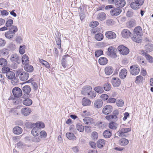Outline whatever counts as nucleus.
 Instances as JSON below:
<instances>
[{
  "label": "nucleus",
  "instance_id": "2eb2a0df",
  "mask_svg": "<svg viewBox=\"0 0 153 153\" xmlns=\"http://www.w3.org/2000/svg\"><path fill=\"white\" fill-rule=\"evenodd\" d=\"M133 34L137 35L138 36H142L143 34L141 27L138 26L135 27L134 30Z\"/></svg>",
  "mask_w": 153,
  "mask_h": 153
},
{
  "label": "nucleus",
  "instance_id": "bb28decb",
  "mask_svg": "<svg viewBox=\"0 0 153 153\" xmlns=\"http://www.w3.org/2000/svg\"><path fill=\"white\" fill-rule=\"evenodd\" d=\"M112 133L110 129H107L105 130L103 133V136L106 138H110L112 135Z\"/></svg>",
  "mask_w": 153,
  "mask_h": 153
},
{
  "label": "nucleus",
  "instance_id": "09e8293b",
  "mask_svg": "<svg viewBox=\"0 0 153 153\" xmlns=\"http://www.w3.org/2000/svg\"><path fill=\"white\" fill-rule=\"evenodd\" d=\"M103 54V52L102 50H99L96 51L95 52V56L96 57H98L101 55Z\"/></svg>",
  "mask_w": 153,
  "mask_h": 153
},
{
  "label": "nucleus",
  "instance_id": "393cba45",
  "mask_svg": "<svg viewBox=\"0 0 153 153\" xmlns=\"http://www.w3.org/2000/svg\"><path fill=\"white\" fill-rule=\"evenodd\" d=\"M113 71L114 69L111 66H107L105 69V73L108 75L111 74L113 73Z\"/></svg>",
  "mask_w": 153,
  "mask_h": 153
},
{
  "label": "nucleus",
  "instance_id": "f704fd0d",
  "mask_svg": "<svg viewBox=\"0 0 153 153\" xmlns=\"http://www.w3.org/2000/svg\"><path fill=\"white\" fill-rule=\"evenodd\" d=\"M32 100L29 98H25L23 100L22 102L23 105L27 106L30 105L32 104Z\"/></svg>",
  "mask_w": 153,
  "mask_h": 153
},
{
  "label": "nucleus",
  "instance_id": "de8ad7c7",
  "mask_svg": "<svg viewBox=\"0 0 153 153\" xmlns=\"http://www.w3.org/2000/svg\"><path fill=\"white\" fill-rule=\"evenodd\" d=\"M7 64V60L4 58L0 59V65L2 66H6Z\"/></svg>",
  "mask_w": 153,
  "mask_h": 153
},
{
  "label": "nucleus",
  "instance_id": "2f4dec72",
  "mask_svg": "<svg viewBox=\"0 0 153 153\" xmlns=\"http://www.w3.org/2000/svg\"><path fill=\"white\" fill-rule=\"evenodd\" d=\"M128 143V140L126 138H122L119 140L120 145L122 146H125L127 145Z\"/></svg>",
  "mask_w": 153,
  "mask_h": 153
},
{
  "label": "nucleus",
  "instance_id": "9d476101",
  "mask_svg": "<svg viewBox=\"0 0 153 153\" xmlns=\"http://www.w3.org/2000/svg\"><path fill=\"white\" fill-rule=\"evenodd\" d=\"M105 35L106 37L109 39H114L116 38V35L115 33L112 31L106 32Z\"/></svg>",
  "mask_w": 153,
  "mask_h": 153
},
{
  "label": "nucleus",
  "instance_id": "b1692460",
  "mask_svg": "<svg viewBox=\"0 0 153 153\" xmlns=\"http://www.w3.org/2000/svg\"><path fill=\"white\" fill-rule=\"evenodd\" d=\"M27 139H28L30 140H31L33 142H38L41 140V137H36V136L33 137H26Z\"/></svg>",
  "mask_w": 153,
  "mask_h": 153
},
{
  "label": "nucleus",
  "instance_id": "8fccbe9b",
  "mask_svg": "<svg viewBox=\"0 0 153 153\" xmlns=\"http://www.w3.org/2000/svg\"><path fill=\"white\" fill-rule=\"evenodd\" d=\"M14 34H12L10 31H8L5 33V37L9 39H11L13 36Z\"/></svg>",
  "mask_w": 153,
  "mask_h": 153
},
{
  "label": "nucleus",
  "instance_id": "69168bd1",
  "mask_svg": "<svg viewBox=\"0 0 153 153\" xmlns=\"http://www.w3.org/2000/svg\"><path fill=\"white\" fill-rule=\"evenodd\" d=\"M146 58L150 63H152L153 62V57L149 54L146 55Z\"/></svg>",
  "mask_w": 153,
  "mask_h": 153
},
{
  "label": "nucleus",
  "instance_id": "7ed1b4c3",
  "mask_svg": "<svg viewBox=\"0 0 153 153\" xmlns=\"http://www.w3.org/2000/svg\"><path fill=\"white\" fill-rule=\"evenodd\" d=\"M12 92L14 98H19L22 96V94L21 89L18 87L13 88Z\"/></svg>",
  "mask_w": 153,
  "mask_h": 153
},
{
  "label": "nucleus",
  "instance_id": "423d86ee",
  "mask_svg": "<svg viewBox=\"0 0 153 153\" xmlns=\"http://www.w3.org/2000/svg\"><path fill=\"white\" fill-rule=\"evenodd\" d=\"M120 7H114L111 10L110 12L111 16H115L119 15L122 12Z\"/></svg>",
  "mask_w": 153,
  "mask_h": 153
},
{
  "label": "nucleus",
  "instance_id": "f03ea898",
  "mask_svg": "<svg viewBox=\"0 0 153 153\" xmlns=\"http://www.w3.org/2000/svg\"><path fill=\"white\" fill-rule=\"evenodd\" d=\"M140 71V68L137 65H132L130 67L129 72L130 74L132 75H137Z\"/></svg>",
  "mask_w": 153,
  "mask_h": 153
},
{
  "label": "nucleus",
  "instance_id": "79ce46f5",
  "mask_svg": "<svg viewBox=\"0 0 153 153\" xmlns=\"http://www.w3.org/2000/svg\"><path fill=\"white\" fill-rule=\"evenodd\" d=\"M77 130L80 132H82L84 129V127L80 123H78L76 125Z\"/></svg>",
  "mask_w": 153,
  "mask_h": 153
},
{
  "label": "nucleus",
  "instance_id": "9b49d317",
  "mask_svg": "<svg viewBox=\"0 0 153 153\" xmlns=\"http://www.w3.org/2000/svg\"><path fill=\"white\" fill-rule=\"evenodd\" d=\"M111 83L114 87H117L120 86L121 83L120 79L117 77H114L112 79Z\"/></svg>",
  "mask_w": 153,
  "mask_h": 153
},
{
  "label": "nucleus",
  "instance_id": "37998d69",
  "mask_svg": "<svg viewBox=\"0 0 153 153\" xmlns=\"http://www.w3.org/2000/svg\"><path fill=\"white\" fill-rule=\"evenodd\" d=\"M94 90L96 92L99 94L102 93L104 91L102 88L100 86L95 87Z\"/></svg>",
  "mask_w": 153,
  "mask_h": 153
},
{
  "label": "nucleus",
  "instance_id": "58836bf2",
  "mask_svg": "<svg viewBox=\"0 0 153 153\" xmlns=\"http://www.w3.org/2000/svg\"><path fill=\"white\" fill-rule=\"evenodd\" d=\"M106 15L104 12H102L98 14L97 16V18L99 20L101 21L104 20L106 18Z\"/></svg>",
  "mask_w": 153,
  "mask_h": 153
},
{
  "label": "nucleus",
  "instance_id": "ea45409f",
  "mask_svg": "<svg viewBox=\"0 0 153 153\" xmlns=\"http://www.w3.org/2000/svg\"><path fill=\"white\" fill-rule=\"evenodd\" d=\"M38 130L39 129L37 128V127L35 126L33 128L31 131L32 134L34 136H37L38 135L39 133V131H38Z\"/></svg>",
  "mask_w": 153,
  "mask_h": 153
},
{
  "label": "nucleus",
  "instance_id": "cd10ccee",
  "mask_svg": "<svg viewBox=\"0 0 153 153\" xmlns=\"http://www.w3.org/2000/svg\"><path fill=\"white\" fill-rule=\"evenodd\" d=\"M56 36L55 40L57 45H60L61 44V35L60 33L58 31H57L55 33Z\"/></svg>",
  "mask_w": 153,
  "mask_h": 153
},
{
  "label": "nucleus",
  "instance_id": "ddd939ff",
  "mask_svg": "<svg viewBox=\"0 0 153 153\" xmlns=\"http://www.w3.org/2000/svg\"><path fill=\"white\" fill-rule=\"evenodd\" d=\"M29 77V73L23 71L21 74L20 76H19V78L21 81H25L28 79Z\"/></svg>",
  "mask_w": 153,
  "mask_h": 153
},
{
  "label": "nucleus",
  "instance_id": "412c9836",
  "mask_svg": "<svg viewBox=\"0 0 153 153\" xmlns=\"http://www.w3.org/2000/svg\"><path fill=\"white\" fill-rule=\"evenodd\" d=\"M103 105L102 101L100 99L95 100L94 103V105L95 108H99L102 107Z\"/></svg>",
  "mask_w": 153,
  "mask_h": 153
},
{
  "label": "nucleus",
  "instance_id": "c03bdc74",
  "mask_svg": "<svg viewBox=\"0 0 153 153\" xmlns=\"http://www.w3.org/2000/svg\"><path fill=\"white\" fill-rule=\"evenodd\" d=\"M35 126L39 129V128H43L45 127L44 123L42 122H38L35 124Z\"/></svg>",
  "mask_w": 153,
  "mask_h": 153
},
{
  "label": "nucleus",
  "instance_id": "5701e85b",
  "mask_svg": "<svg viewBox=\"0 0 153 153\" xmlns=\"http://www.w3.org/2000/svg\"><path fill=\"white\" fill-rule=\"evenodd\" d=\"M25 70L29 72H32L33 70V67L30 65L26 64L24 66Z\"/></svg>",
  "mask_w": 153,
  "mask_h": 153
},
{
  "label": "nucleus",
  "instance_id": "4d7b16f0",
  "mask_svg": "<svg viewBox=\"0 0 153 153\" xmlns=\"http://www.w3.org/2000/svg\"><path fill=\"white\" fill-rule=\"evenodd\" d=\"M13 23V21L11 19H8L6 22L5 25L7 27H10Z\"/></svg>",
  "mask_w": 153,
  "mask_h": 153
},
{
  "label": "nucleus",
  "instance_id": "4be33fe9",
  "mask_svg": "<svg viewBox=\"0 0 153 153\" xmlns=\"http://www.w3.org/2000/svg\"><path fill=\"white\" fill-rule=\"evenodd\" d=\"M70 57V55L68 54L63 55L62 56L61 60V64L62 67L64 68H66V59L68 57Z\"/></svg>",
  "mask_w": 153,
  "mask_h": 153
},
{
  "label": "nucleus",
  "instance_id": "13d9d810",
  "mask_svg": "<svg viewBox=\"0 0 153 153\" xmlns=\"http://www.w3.org/2000/svg\"><path fill=\"white\" fill-rule=\"evenodd\" d=\"M99 24V23L97 21H94L91 22L90 25L92 27H96Z\"/></svg>",
  "mask_w": 153,
  "mask_h": 153
},
{
  "label": "nucleus",
  "instance_id": "4468645a",
  "mask_svg": "<svg viewBox=\"0 0 153 153\" xmlns=\"http://www.w3.org/2000/svg\"><path fill=\"white\" fill-rule=\"evenodd\" d=\"M31 112V110L28 107L23 108L21 110L22 114L25 116L29 115L30 114Z\"/></svg>",
  "mask_w": 153,
  "mask_h": 153
},
{
  "label": "nucleus",
  "instance_id": "f8f14e48",
  "mask_svg": "<svg viewBox=\"0 0 153 153\" xmlns=\"http://www.w3.org/2000/svg\"><path fill=\"white\" fill-rule=\"evenodd\" d=\"M121 34L123 38H127L130 36L131 33L128 29H124L122 31Z\"/></svg>",
  "mask_w": 153,
  "mask_h": 153
},
{
  "label": "nucleus",
  "instance_id": "c85d7f7f",
  "mask_svg": "<svg viewBox=\"0 0 153 153\" xmlns=\"http://www.w3.org/2000/svg\"><path fill=\"white\" fill-rule=\"evenodd\" d=\"M145 50L147 53H149L153 51V44L148 43L145 46Z\"/></svg>",
  "mask_w": 153,
  "mask_h": 153
},
{
  "label": "nucleus",
  "instance_id": "6ab92c4d",
  "mask_svg": "<svg viewBox=\"0 0 153 153\" xmlns=\"http://www.w3.org/2000/svg\"><path fill=\"white\" fill-rule=\"evenodd\" d=\"M126 4V1L125 0H118L115 6L118 7H120L122 9L125 6Z\"/></svg>",
  "mask_w": 153,
  "mask_h": 153
},
{
  "label": "nucleus",
  "instance_id": "aec40b11",
  "mask_svg": "<svg viewBox=\"0 0 153 153\" xmlns=\"http://www.w3.org/2000/svg\"><path fill=\"white\" fill-rule=\"evenodd\" d=\"M19 57L17 54H14L11 55L10 58V60L13 62H16L18 64L19 63Z\"/></svg>",
  "mask_w": 153,
  "mask_h": 153
},
{
  "label": "nucleus",
  "instance_id": "603ef678",
  "mask_svg": "<svg viewBox=\"0 0 153 153\" xmlns=\"http://www.w3.org/2000/svg\"><path fill=\"white\" fill-rule=\"evenodd\" d=\"M91 137L93 140L94 141L96 140L98 137L97 133L95 131H93L91 133Z\"/></svg>",
  "mask_w": 153,
  "mask_h": 153
},
{
  "label": "nucleus",
  "instance_id": "72a5a7b5",
  "mask_svg": "<svg viewBox=\"0 0 153 153\" xmlns=\"http://www.w3.org/2000/svg\"><path fill=\"white\" fill-rule=\"evenodd\" d=\"M66 136L70 140H74L76 139V137L74 134L71 132H67L66 133Z\"/></svg>",
  "mask_w": 153,
  "mask_h": 153
},
{
  "label": "nucleus",
  "instance_id": "dca6fc26",
  "mask_svg": "<svg viewBox=\"0 0 153 153\" xmlns=\"http://www.w3.org/2000/svg\"><path fill=\"white\" fill-rule=\"evenodd\" d=\"M127 72V70L125 68L121 70L119 74L120 78L122 79H124L126 77Z\"/></svg>",
  "mask_w": 153,
  "mask_h": 153
},
{
  "label": "nucleus",
  "instance_id": "e433bc0d",
  "mask_svg": "<svg viewBox=\"0 0 153 153\" xmlns=\"http://www.w3.org/2000/svg\"><path fill=\"white\" fill-rule=\"evenodd\" d=\"M22 62L23 65L29 63V60L28 56L26 54L23 55L22 57Z\"/></svg>",
  "mask_w": 153,
  "mask_h": 153
},
{
  "label": "nucleus",
  "instance_id": "3c124183",
  "mask_svg": "<svg viewBox=\"0 0 153 153\" xmlns=\"http://www.w3.org/2000/svg\"><path fill=\"white\" fill-rule=\"evenodd\" d=\"M111 88V85L109 83L105 84L103 87L104 89L106 91H109Z\"/></svg>",
  "mask_w": 153,
  "mask_h": 153
},
{
  "label": "nucleus",
  "instance_id": "6e6552de",
  "mask_svg": "<svg viewBox=\"0 0 153 153\" xmlns=\"http://www.w3.org/2000/svg\"><path fill=\"white\" fill-rule=\"evenodd\" d=\"M113 110L112 106L109 105L105 106L102 110L103 113L105 115H108L110 114Z\"/></svg>",
  "mask_w": 153,
  "mask_h": 153
},
{
  "label": "nucleus",
  "instance_id": "f257e3e1",
  "mask_svg": "<svg viewBox=\"0 0 153 153\" xmlns=\"http://www.w3.org/2000/svg\"><path fill=\"white\" fill-rule=\"evenodd\" d=\"M144 0H134V2L130 4V7L134 10L139 9L143 5Z\"/></svg>",
  "mask_w": 153,
  "mask_h": 153
},
{
  "label": "nucleus",
  "instance_id": "338daca9",
  "mask_svg": "<svg viewBox=\"0 0 153 153\" xmlns=\"http://www.w3.org/2000/svg\"><path fill=\"white\" fill-rule=\"evenodd\" d=\"M40 137L42 138H45L47 135V134L46 131H42L40 132Z\"/></svg>",
  "mask_w": 153,
  "mask_h": 153
},
{
  "label": "nucleus",
  "instance_id": "20e7f679",
  "mask_svg": "<svg viewBox=\"0 0 153 153\" xmlns=\"http://www.w3.org/2000/svg\"><path fill=\"white\" fill-rule=\"evenodd\" d=\"M117 49L120 53L123 55H126L129 53V49L123 45L119 46Z\"/></svg>",
  "mask_w": 153,
  "mask_h": 153
},
{
  "label": "nucleus",
  "instance_id": "052dcab7",
  "mask_svg": "<svg viewBox=\"0 0 153 153\" xmlns=\"http://www.w3.org/2000/svg\"><path fill=\"white\" fill-rule=\"evenodd\" d=\"M105 45L106 44L104 42H99L96 44V46L100 48L104 47Z\"/></svg>",
  "mask_w": 153,
  "mask_h": 153
},
{
  "label": "nucleus",
  "instance_id": "1a4fd4ad",
  "mask_svg": "<svg viewBox=\"0 0 153 153\" xmlns=\"http://www.w3.org/2000/svg\"><path fill=\"white\" fill-rule=\"evenodd\" d=\"M7 77L9 79H14L16 80V83H17L18 82V79L15 77V74L14 72L10 71L8 72L6 75Z\"/></svg>",
  "mask_w": 153,
  "mask_h": 153
},
{
  "label": "nucleus",
  "instance_id": "a19ab883",
  "mask_svg": "<svg viewBox=\"0 0 153 153\" xmlns=\"http://www.w3.org/2000/svg\"><path fill=\"white\" fill-rule=\"evenodd\" d=\"M117 124L114 122H110L108 124V127L110 129L115 130L117 128Z\"/></svg>",
  "mask_w": 153,
  "mask_h": 153
},
{
  "label": "nucleus",
  "instance_id": "864d4df0",
  "mask_svg": "<svg viewBox=\"0 0 153 153\" xmlns=\"http://www.w3.org/2000/svg\"><path fill=\"white\" fill-rule=\"evenodd\" d=\"M2 72L3 74H6L10 71V68L8 67H3L1 69Z\"/></svg>",
  "mask_w": 153,
  "mask_h": 153
},
{
  "label": "nucleus",
  "instance_id": "0e129e2a",
  "mask_svg": "<svg viewBox=\"0 0 153 153\" xmlns=\"http://www.w3.org/2000/svg\"><path fill=\"white\" fill-rule=\"evenodd\" d=\"M131 128H123L121 129V131L122 132H123L124 134L125 133H126L131 131Z\"/></svg>",
  "mask_w": 153,
  "mask_h": 153
},
{
  "label": "nucleus",
  "instance_id": "e2e57ef3",
  "mask_svg": "<svg viewBox=\"0 0 153 153\" xmlns=\"http://www.w3.org/2000/svg\"><path fill=\"white\" fill-rule=\"evenodd\" d=\"M23 71V69H20L17 70L16 72V76L15 77L17 78V77H18L19 75V76H20L21 74L22 73Z\"/></svg>",
  "mask_w": 153,
  "mask_h": 153
},
{
  "label": "nucleus",
  "instance_id": "680f3d73",
  "mask_svg": "<svg viewBox=\"0 0 153 153\" xmlns=\"http://www.w3.org/2000/svg\"><path fill=\"white\" fill-rule=\"evenodd\" d=\"M143 79V77L142 76H141L140 75L137 76L136 77L135 79V82H140L142 81Z\"/></svg>",
  "mask_w": 153,
  "mask_h": 153
},
{
  "label": "nucleus",
  "instance_id": "49530a36",
  "mask_svg": "<svg viewBox=\"0 0 153 153\" xmlns=\"http://www.w3.org/2000/svg\"><path fill=\"white\" fill-rule=\"evenodd\" d=\"M95 38L97 41H100L103 39V35L101 33H98L95 35Z\"/></svg>",
  "mask_w": 153,
  "mask_h": 153
},
{
  "label": "nucleus",
  "instance_id": "f3484780",
  "mask_svg": "<svg viewBox=\"0 0 153 153\" xmlns=\"http://www.w3.org/2000/svg\"><path fill=\"white\" fill-rule=\"evenodd\" d=\"M131 39L134 42L137 43L141 42L142 40V36H138L137 35L134 34H133Z\"/></svg>",
  "mask_w": 153,
  "mask_h": 153
},
{
  "label": "nucleus",
  "instance_id": "bf43d9fd",
  "mask_svg": "<svg viewBox=\"0 0 153 153\" xmlns=\"http://www.w3.org/2000/svg\"><path fill=\"white\" fill-rule=\"evenodd\" d=\"M116 100V99L112 98L111 97H108V100H107V102L109 103H114L115 102Z\"/></svg>",
  "mask_w": 153,
  "mask_h": 153
},
{
  "label": "nucleus",
  "instance_id": "774afa93",
  "mask_svg": "<svg viewBox=\"0 0 153 153\" xmlns=\"http://www.w3.org/2000/svg\"><path fill=\"white\" fill-rule=\"evenodd\" d=\"M88 95L89 96V97L90 98L94 99L96 95V93L94 91L92 92L91 91Z\"/></svg>",
  "mask_w": 153,
  "mask_h": 153
},
{
  "label": "nucleus",
  "instance_id": "a18cd8bd",
  "mask_svg": "<svg viewBox=\"0 0 153 153\" xmlns=\"http://www.w3.org/2000/svg\"><path fill=\"white\" fill-rule=\"evenodd\" d=\"M83 120L85 124L89 125L91 124V122L92 120V119L89 117H87L83 119Z\"/></svg>",
  "mask_w": 153,
  "mask_h": 153
},
{
  "label": "nucleus",
  "instance_id": "4c0bfd02",
  "mask_svg": "<svg viewBox=\"0 0 153 153\" xmlns=\"http://www.w3.org/2000/svg\"><path fill=\"white\" fill-rule=\"evenodd\" d=\"M18 29L16 26L13 25L10 26L9 29V31H10L12 34H14L18 31Z\"/></svg>",
  "mask_w": 153,
  "mask_h": 153
},
{
  "label": "nucleus",
  "instance_id": "c756f323",
  "mask_svg": "<svg viewBox=\"0 0 153 153\" xmlns=\"http://www.w3.org/2000/svg\"><path fill=\"white\" fill-rule=\"evenodd\" d=\"M106 141L103 139L99 140L97 142V145L100 149L102 148L105 145Z\"/></svg>",
  "mask_w": 153,
  "mask_h": 153
},
{
  "label": "nucleus",
  "instance_id": "a211bd4d",
  "mask_svg": "<svg viewBox=\"0 0 153 153\" xmlns=\"http://www.w3.org/2000/svg\"><path fill=\"white\" fill-rule=\"evenodd\" d=\"M22 129L20 127L16 126L13 128V133L15 134L19 135L21 134L22 132Z\"/></svg>",
  "mask_w": 153,
  "mask_h": 153
},
{
  "label": "nucleus",
  "instance_id": "c9c22d12",
  "mask_svg": "<svg viewBox=\"0 0 153 153\" xmlns=\"http://www.w3.org/2000/svg\"><path fill=\"white\" fill-rule=\"evenodd\" d=\"M99 63L101 65H105L108 62V60L105 57H101L98 60Z\"/></svg>",
  "mask_w": 153,
  "mask_h": 153
},
{
  "label": "nucleus",
  "instance_id": "5fc2aeb1",
  "mask_svg": "<svg viewBox=\"0 0 153 153\" xmlns=\"http://www.w3.org/2000/svg\"><path fill=\"white\" fill-rule=\"evenodd\" d=\"M124 104V101L121 99L117 100L116 102V104L118 107H122L123 105Z\"/></svg>",
  "mask_w": 153,
  "mask_h": 153
},
{
  "label": "nucleus",
  "instance_id": "0eeeda50",
  "mask_svg": "<svg viewBox=\"0 0 153 153\" xmlns=\"http://www.w3.org/2000/svg\"><path fill=\"white\" fill-rule=\"evenodd\" d=\"M92 89L90 85H86L84 86L82 91V94L84 95H88Z\"/></svg>",
  "mask_w": 153,
  "mask_h": 153
},
{
  "label": "nucleus",
  "instance_id": "7c9ffc66",
  "mask_svg": "<svg viewBox=\"0 0 153 153\" xmlns=\"http://www.w3.org/2000/svg\"><path fill=\"white\" fill-rule=\"evenodd\" d=\"M82 104L84 106H88L91 104V100L85 97H83L82 100Z\"/></svg>",
  "mask_w": 153,
  "mask_h": 153
},
{
  "label": "nucleus",
  "instance_id": "473e14b6",
  "mask_svg": "<svg viewBox=\"0 0 153 153\" xmlns=\"http://www.w3.org/2000/svg\"><path fill=\"white\" fill-rule=\"evenodd\" d=\"M105 118L108 120L111 121V120L116 121L117 120V116L113 114H110L106 116Z\"/></svg>",
  "mask_w": 153,
  "mask_h": 153
},
{
  "label": "nucleus",
  "instance_id": "a878e982",
  "mask_svg": "<svg viewBox=\"0 0 153 153\" xmlns=\"http://www.w3.org/2000/svg\"><path fill=\"white\" fill-rule=\"evenodd\" d=\"M22 90L27 95H29V93L31 91V89L29 85H25L22 87Z\"/></svg>",
  "mask_w": 153,
  "mask_h": 153
},
{
  "label": "nucleus",
  "instance_id": "39448f33",
  "mask_svg": "<svg viewBox=\"0 0 153 153\" xmlns=\"http://www.w3.org/2000/svg\"><path fill=\"white\" fill-rule=\"evenodd\" d=\"M117 50L114 47L111 46L108 49V55L112 58H115L117 56L116 51Z\"/></svg>",
  "mask_w": 153,
  "mask_h": 153
},
{
  "label": "nucleus",
  "instance_id": "6e6d98bb",
  "mask_svg": "<svg viewBox=\"0 0 153 153\" xmlns=\"http://www.w3.org/2000/svg\"><path fill=\"white\" fill-rule=\"evenodd\" d=\"M25 45H21L19 47V52L21 54H23L25 52Z\"/></svg>",
  "mask_w": 153,
  "mask_h": 153
}]
</instances>
